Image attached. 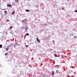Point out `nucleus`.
<instances>
[{
  "instance_id": "1",
  "label": "nucleus",
  "mask_w": 77,
  "mask_h": 77,
  "mask_svg": "<svg viewBox=\"0 0 77 77\" xmlns=\"http://www.w3.org/2000/svg\"><path fill=\"white\" fill-rule=\"evenodd\" d=\"M29 28L28 27H27L26 28H25V32L26 33H27V30H28Z\"/></svg>"
},
{
  "instance_id": "2",
  "label": "nucleus",
  "mask_w": 77,
  "mask_h": 77,
  "mask_svg": "<svg viewBox=\"0 0 77 77\" xmlns=\"http://www.w3.org/2000/svg\"><path fill=\"white\" fill-rule=\"evenodd\" d=\"M7 6H8V7H11V5L8 4L7 5Z\"/></svg>"
},
{
  "instance_id": "3",
  "label": "nucleus",
  "mask_w": 77,
  "mask_h": 77,
  "mask_svg": "<svg viewBox=\"0 0 77 77\" xmlns=\"http://www.w3.org/2000/svg\"><path fill=\"white\" fill-rule=\"evenodd\" d=\"M5 49L7 51H8V50H9V47H8L7 48H6Z\"/></svg>"
},
{
  "instance_id": "4",
  "label": "nucleus",
  "mask_w": 77,
  "mask_h": 77,
  "mask_svg": "<svg viewBox=\"0 0 77 77\" xmlns=\"http://www.w3.org/2000/svg\"><path fill=\"white\" fill-rule=\"evenodd\" d=\"M37 41H38L39 43H40L41 42H40V41H39V39H38L37 40Z\"/></svg>"
},
{
  "instance_id": "5",
  "label": "nucleus",
  "mask_w": 77,
  "mask_h": 77,
  "mask_svg": "<svg viewBox=\"0 0 77 77\" xmlns=\"http://www.w3.org/2000/svg\"><path fill=\"white\" fill-rule=\"evenodd\" d=\"M14 13H15V11H14L12 13V15H14Z\"/></svg>"
},
{
  "instance_id": "6",
  "label": "nucleus",
  "mask_w": 77,
  "mask_h": 77,
  "mask_svg": "<svg viewBox=\"0 0 77 77\" xmlns=\"http://www.w3.org/2000/svg\"><path fill=\"white\" fill-rule=\"evenodd\" d=\"M54 71H53L52 72V75H54Z\"/></svg>"
},
{
  "instance_id": "7",
  "label": "nucleus",
  "mask_w": 77,
  "mask_h": 77,
  "mask_svg": "<svg viewBox=\"0 0 77 77\" xmlns=\"http://www.w3.org/2000/svg\"><path fill=\"white\" fill-rule=\"evenodd\" d=\"M56 72H57V73H58L59 72V70H57Z\"/></svg>"
},
{
  "instance_id": "8",
  "label": "nucleus",
  "mask_w": 77,
  "mask_h": 77,
  "mask_svg": "<svg viewBox=\"0 0 77 77\" xmlns=\"http://www.w3.org/2000/svg\"><path fill=\"white\" fill-rule=\"evenodd\" d=\"M26 36H29V33H26Z\"/></svg>"
},
{
  "instance_id": "9",
  "label": "nucleus",
  "mask_w": 77,
  "mask_h": 77,
  "mask_svg": "<svg viewBox=\"0 0 77 77\" xmlns=\"http://www.w3.org/2000/svg\"><path fill=\"white\" fill-rule=\"evenodd\" d=\"M0 48H2V45H0Z\"/></svg>"
},
{
  "instance_id": "10",
  "label": "nucleus",
  "mask_w": 77,
  "mask_h": 77,
  "mask_svg": "<svg viewBox=\"0 0 77 77\" xmlns=\"http://www.w3.org/2000/svg\"><path fill=\"white\" fill-rule=\"evenodd\" d=\"M54 56L55 57H57V55H56V54H55Z\"/></svg>"
},
{
  "instance_id": "11",
  "label": "nucleus",
  "mask_w": 77,
  "mask_h": 77,
  "mask_svg": "<svg viewBox=\"0 0 77 77\" xmlns=\"http://www.w3.org/2000/svg\"><path fill=\"white\" fill-rule=\"evenodd\" d=\"M4 13H5V14H6L7 13V11H4Z\"/></svg>"
},
{
  "instance_id": "12",
  "label": "nucleus",
  "mask_w": 77,
  "mask_h": 77,
  "mask_svg": "<svg viewBox=\"0 0 77 77\" xmlns=\"http://www.w3.org/2000/svg\"><path fill=\"white\" fill-rule=\"evenodd\" d=\"M5 56H7V55H8V54L7 53H5Z\"/></svg>"
},
{
  "instance_id": "13",
  "label": "nucleus",
  "mask_w": 77,
  "mask_h": 77,
  "mask_svg": "<svg viewBox=\"0 0 77 77\" xmlns=\"http://www.w3.org/2000/svg\"><path fill=\"white\" fill-rule=\"evenodd\" d=\"M26 11H28V12H29V10H26Z\"/></svg>"
},
{
  "instance_id": "14",
  "label": "nucleus",
  "mask_w": 77,
  "mask_h": 77,
  "mask_svg": "<svg viewBox=\"0 0 77 77\" xmlns=\"http://www.w3.org/2000/svg\"><path fill=\"white\" fill-rule=\"evenodd\" d=\"M7 22H10V21H9V20H7Z\"/></svg>"
},
{
  "instance_id": "15",
  "label": "nucleus",
  "mask_w": 77,
  "mask_h": 77,
  "mask_svg": "<svg viewBox=\"0 0 77 77\" xmlns=\"http://www.w3.org/2000/svg\"><path fill=\"white\" fill-rule=\"evenodd\" d=\"M10 29H12V26H11L10 27Z\"/></svg>"
},
{
  "instance_id": "16",
  "label": "nucleus",
  "mask_w": 77,
  "mask_h": 77,
  "mask_svg": "<svg viewBox=\"0 0 77 77\" xmlns=\"http://www.w3.org/2000/svg\"><path fill=\"white\" fill-rule=\"evenodd\" d=\"M16 2H18V0H15Z\"/></svg>"
},
{
  "instance_id": "17",
  "label": "nucleus",
  "mask_w": 77,
  "mask_h": 77,
  "mask_svg": "<svg viewBox=\"0 0 77 77\" xmlns=\"http://www.w3.org/2000/svg\"><path fill=\"white\" fill-rule=\"evenodd\" d=\"M75 12H77V10H75Z\"/></svg>"
},
{
  "instance_id": "18",
  "label": "nucleus",
  "mask_w": 77,
  "mask_h": 77,
  "mask_svg": "<svg viewBox=\"0 0 77 77\" xmlns=\"http://www.w3.org/2000/svg\"><path fill=\"white\" fill-rule=\"evenodd\" d=\"M74 38H76V36H75L74 37Z\"/></svg>"
},
{
  "instance_id": "19",
  "label": "nucleus",
  "mask_w": 77,
  "mask_h": 77,
  "mask_svg": "<svg viewBox=\"0 0 77 77\" xmlns=\"http://www.w3.org/2000/svg\"><path fill=\"white\" fill-rule=\"evenodd\" d=\"M26 47H28V45H26Z\"/></svg>"
},
{
  "instance_id": "20",
  "label": "nucleus",
  "mask_w": 77,
  "mask_h": 77,
  "mask_svg": "<svg viewBox=\"0 0 77 77\" xmlns=\"http://www.w3.org/2000/svg\"><path fill=\"white\" fill-rule=\"evenodd\" d=\"M36 39H38V38H37Z\"/></svg>"
},
{
  "instance_id": "21",
  "label": "nucleus",
  "mask_w": 77,
  "mask_h": 77,
  "mask_svg": "<svg viewBox=\"0 0 77 77\" xmlns=\"http://www.w3.org/2000/svg\"><path fill=\"white\" fill-rule=\"evenodd\" d=\"M10 33H12V32H10Z\"/></svg>"
},
{
  "instance_id": "22",
  "label": "nucleus",
  "mask_w": 77,
  "mask_h": 77,
  "mask_svg": "<svg viewBox=\"0 0 77 77\" xmlns=\"http://www.w3.org/2000/svg\"><path fill=\"white\" fill-rule=\"evenodd\" d=\"M20 67H21V66H20Z\"/></svg>"
},
{
  "instance_id": "23",
  "label": "nucleus",
  "mask_w": 77,
  "mask_h": 77,
  "mask_svg": "<svg viewBox=\"0 0 77 77\" xmlns=\"http://www.w3.org/2000/svg\"><path fill=\"white\" fill-rule=\"evenodd\" d=\"M46 26H48L47 24H46Z\"/></svg>"
},
{
  "instance_id": "24",
  "label": "nucleus",
  "mask_w": 77,
  "mask_h": 77,
  "mask_svg": "<svg viewBox=\"0 0 77 77\" xmlns=\"http://www.w3.org/2000/svg\"><path fill=\"white\" fill-rule=\"evenodd\" d=\"M42 30V31H44L43 30Z\"/></svg>"
},
{
  "instance_id": "25",
  "label": "nucleus",
  "mask_w": 77,
  "mask_h": 77,
  "mask_svg": "<svg viewBox=\"0 0 77 77\" xmlns=\"http://www.w3.org/2000/svg\"><path fill=\"white\" fill-rule=\"evenodd\" d=\"M51 50H53V49H51Z\"/></svg>"
},
{
  "instance_id": "26",
  "label": "nucleus",
  "mask_w": 77,
  "mask_h": 77,
  "mask_svg": "<svg viewBox=\"0 0 77 77\" xmlns=\"http://www.w3.org/2000/svg\"><path fill=\"white\" fill-rule=\"evenodd\" d=\"M67 1H69V0H67Z\"/></svg>"
}]
</instances>
